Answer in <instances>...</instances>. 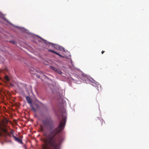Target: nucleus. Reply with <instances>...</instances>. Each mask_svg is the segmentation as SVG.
Returning a JSON list of instances; mask_svg holds the SVG:
<instances>
[{"label": "nucleus", "instance_id": "nucleus-1", "mask_svg": "<svg viewBox=\"0 0 149 149\" xmlns=\"http://www.w3.org/2000/svg\"><path fill=\"white\" fill-rule=\"evenodd\" d=\"M66 113H62V119L58 126L54 129V125L51 119H47L42 121L44 127L49 129L50 131L43 134L44 137L42 141L44 144L42 145V149H60L63 140L62 137L56 135L63 130L66 123Z\"/></svg>", "mask_w": 149, "mask_h": 149}, {"label": "nucleus", "instance_id": "nucleus-2", "mask_svg": "<svg viewBox=\"0 0 149 149\" xmlns=\"http://www.w3.org/2000/svg\"><path fill=\"white\" fill-rule=\"evenodd\" d=\"M45 44H48V43H50L52 45V46L54 47L56 49H57L61 50L62 47H61L60 46L58 45H57L54 44L50 43L48 42L47 41H46V42H45Z\"/></svg>", "mask_w": 149, "mask_h": 149}, {"label": "nucleus", "instance_id": "nucleus-3", "mask_svg": "<svg viewBox=\"0 0 149 149\" xmlns=\"http://www.w3.org/2000/svg\"><path fill=\"white\" fill-rule=\"evenodd\" d=\"M13 137L14 139L17 142H18L21 143L22 144H23V143L22 141V137L20 136L19 138H17L15 136H14V135H13Z\"/></svg>", "mask_w": 149, "mask_h": 149}, {"label": "nucleus", "instance_id": "nucleus-4", "mask_svg": "<svg viewBox=\"0 0 149 149\" xmlns=\"http://www.w3.org/2000/svg\"><path fill=\"white\" fill-rule=\"evenodd\" d=\"M50 68L51 69L53 70L54 71L56 72L59 74H61L62 73V72L58 68L53 66H51Z\"/></svg>", "mask_w": 149, "mask_h": 149}, {"label": "nucleus", "instance_id": "nucleus-5", "mask_svg": "<svg viewBox=\"0 0 149 149\" xmlns=\"http://www.w3.org/2000/svg\"><path fill=\"white\" fill-rule=\"evenodd\" d=\"M48 50V51L50 52H52L53 53H54L55 54H56V55H57L61 57H63V56H61L60 54H59L57 52H55V51H54V50H51L50 49H49Z\"/></svg>", "mask_w": 149, "mask_h": 149}, {"label": "nucleus", "instance_id": "nucleus-6", "mask_svg": "<svg viewBox=\"0 0 149 149\" xmlns=\"http://www.w3.org/2000/svg\"><path fill=\"white\" fill-rule=\"evenodd\" d=\"M0 129L2 130L4 133H8L6 129L3 128L1 127V124L0 122Z\"/></svg>", "mask_w": 149, "mask_h": 149}, {"label": "nucleus", "instance_id": "nucleus-7", "mask_svg": "<svg viewBox=\"0 0 149 149\" xmlns=\"http://www.w3.org/2000/svg\"><path fill=\"white\" fill-rule=\"evenodd\" d=\"M26 98L28 103L30 104H32V101L30 97L29 96H26Z\"/></svg>", "mask_w": 149, "mask_h": 149}, {"label": "nucleus", "instance_id": "nucleus-8", "mask_svg": "<svg viewBox=\"0 0 149 149\" xmlns=\"http://www.w3.org/2000/svg\"><path fill=\"white\" fill-rule=\"evenodd\" d=\"M31 107V109L33 111H36V109L33 107V105L32 104H30Z\"/></svg>", "mask_w": 149, "mask_h": 149}, {"label": "nucleus", "instance_id": "nucleus-9", "mask_svg": "<svg viewBox=\"0 0 149 149\" xmlns=\"http://www.w3.org/2000/svg\"><path fill=\"white\" fill-rule=\"evenodd\" d=\"M10 42L14 45H15L16 44V42L14 40L10 41Z\"/></svg>", "mask_w": 149, "mask_h": 149}, {"label": "nucleus", "instance_id": "nucleus-10", "mask_svg": "<svg viewBox=\"0 0 149 149\" xmlns=\"http://www.w3.org/2000/svg\"><path fill=\"white\" fill-rule=\"evenodd\" d=\"M13 133H14V131L13 130H12L10 132V133H9L10 134H11L12 135V136H13Z\"/></svg>", "mask_w": 149, "mask_h": 149}, {"label": "nucleus", "instance_id": "nucleus-11", "mask_svg": "<svg viewBox=\"0 0 149 149\" xmlns=\"http://www.w3.org/2000/svg\"><path fill=\"white\" fill-rule=\"evenodd\" d=\"M5 79L7 81H9V79L8 77L7 76H6V77H5Z\"/></svg>", "mask_w": 149, "mask_h": 149}, {"label": "nucleus", "instance_id": "nucleus-12", "mask_svg": "<svg viewBox=\"0 0 149 149\" xmlns=\"http://www.w3.org/2000/svg\"><path fill=\"white\" fill-rule=\"evenodd\" d=\"M44 131V130L43 129V127H41V131L42 132H43Z\"/></svg>", "mask_w": 149, "mask_h": 149}, {"label": "nucleus", "instance_id": "nucleus-13", "mask_svg": "<svg viewBox=\"0 0 149 149\" xmlns=\"http://www.w3.org/2000/svg\"><path fill=\"white\" fill-rule=\"evenodd\" d=\"M8 135H9V136H10V137H11V134H10L9 133H7Z\"/></svg>", "mask_w": 149, "mask_h": 149}, {"label": "nucleus", "instance_id": "nucleus-14", "mask_svg": "<svg viewBox=\"0 0 149 149\" xmlns=\"http://www.w3.org/2000/svg\"><path fill=\"white\" fill-rule=\"evenodd\" d=\"M104 52V51L103 50L102 52L101 53H102V54H103Z\"/></svg>", "mask_w": 149, "mask_h": 149}, {"label": "nucleus", "instance_id": "nucleus-15", "mask_svg": "<svg viewBox=\"0 0 149 149\" xmlns=\"http://www.w3.org/2000/svg\"><path fill=\"white\" fill-rule=\"evenodd\" d=\"M2 133H1V132H0V136H2Z\"/></svg>", "mask_w": 149, "mask_h": 149}, {"label": "nucleus", "instance_id": "nucleus-16", "mask_svg": "<svg viewBox=\"0 0 149 149\" xmlns=\"http://www.w3.org/2000/svg\"><path fill=\"white\" fill-rule=\"evenodd\" d=\"M96 85H97V84H95Z\"/></svg>", "mask_w": 149, "mask_h": 149}]
</instances>
